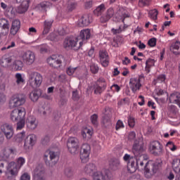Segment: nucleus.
Listing matches in <instances>:
<instances>
[{"instance_id":"f257e3e1","label":"nucleus","mask_w":180,"mask_h":180,"mask_svg":"<svg viewBox=\"0 0 180 180\" xmlns=\"http://www.w3.org/2000/svg\"><path fill=\"white\" fill-rule=\"evenodd\" d=\"M84 172L91 176L93 180H109L112 178V172L108 169L101 171L96 169V165L94 163L86 165L84 169Z\"/></svg>"},{"instance_id":"f03ea898","label":"nucleus","mask_w":180,"mask_h":180,"mask_svg":"<svg viewBox=\"0 0 180 180\" xmlns=\"http://www.w3.org/2000/svg\"><path fill=\"white\" fill-rule=\"evenodd\" d=\"M162 160L157 159L156 160H149L145 166L144 176L146 178H153L161 168Z\"/></svg>"},{"instance_id":"7ed1b4c3","label":"nucleus","mask_w":180,"mask_h":180,"mask_svg":"<svg viewBox=\"0 0 180 180\" xmlns=\"http://www.w3.org/2000/svg\"><path fill=\"white\" fill-rule=\"evenodd\" d=\"M43 82V76L37 72H28V85L32 88H39Z\"/></svg>"},{"instance_id":"20e7f679","label":"nucleus","mask_w":180,"mask_h":180,"mask_svg":"<svg viewBox=\"0 0 180 180\" xmlns=\"http://www.w3.org/2000/svg\"><path fill=\"white\" fill-rule=\"evenodd\" d=\"M67 147L69 153L75 155L79 150V139L77 137H70L67 141Z\"/></svg>"},{"instance_id":"39448f33","label":"nucleus","mask_w":180,"mask_h":180,"mask_svg":"<svg viewBox=\"0 0 180 180\" xmlns=\"http://www.w3.org/2000/svg\"><path fill=\"white\" fill-rule=\"evenodd\" d=\"M26 118V108L20 107L13 110L10 113V119L12 122H19Z\"/></svg>"},{"instance_id":"423d86ee","label":"nucleus","mask_w":180,"mask_h":180,"mask_svg":"<svg viewBox=\"0 0 180 180\" xmlns=\"http://www.w3.org/2000/svg\"><path fill=\"white\" fill-rule=\"evenodd\" d=\"M25 102L26 100L22 96L14 94L9 100L8 106L11 109H14V108H19V106L25 105Z\"/></svg>"},{"instance_id":"0eeeda50","label":"nucleus","mask_w":180,"mask_h":180,"mask_svg":"<svg viewBox=\"0 0 180 180\" xmlns=\"http://www.w3.org/2000/svg\"><path fill=\"white\" fill-rule=\"evenodd\" d=\"M20 169L16 165V162H10L6 166V175L8 179H12V176H18L19 174Z\"/></svg>"},{"instance_id":"6e6552de","label":"nucleus","mask_w":180,"mask_h":180,"mask_svg":"<svg viewBox=\"0 0 180 180\" xmlns=\"http://www.w3.org/2000/svg\"><path fill=\"white\" fill-rule=\"evenodd\" d=\"M91 154V146L88 143L82 145L80 150V160L82 162L85 163L89 161V155Z\"/></svg>"},{"instance_id":"1a4fd4ad","label":"nucleus","mask_w":180,"mask_h":180,"mask_svg":"<svg viewBox=\"0 0 180 180\" xmlns=\"http://www.w3.org/2000/svg\"><path fill=\"white\" fill-rule=\"evenodd\" d=\"M123 160L125 162H127L129 172L131 174L136 172V158L126 153L123 157Z\"/></svg>"},{"instance_id":"9d476101","label":"nucleus","mask_w":180,"mask_h":180,"mask_svg":"<svg viewBox=\"0 0 180 180\" xmlns=\"http://www.w3.org/2000/svg\"><path fill=\"white\" fill-rule=\"evenodd\" d=\"M20 58H22L23 63L26 64L27 65H32L33 63L36 60V55H34V53H33L31 51H27L25 52H23Z\"/></svg>"},{"instance_id":"9b49d317","label":"nucleus","mask_w":180,"mask_h":180,"mask_svg":"<svg viewBox=\"0 0 180 180\" xmlns=\"http://www.w3.org/2000/svg\"><path fill=\"white\" fill-rule=\"evenodd\" d=\"M149 151L153 155H162L164 153V149L162 148V145L157 141H153L150 143L149 146Z\"/></svg>"},{"instance_id":"f8f14e48","label":"nucleus","mask_w":180,"mask_h":180,"mask_svg":"<svg viewBox=\"0 0 180 180\" xmlns=\"http://www.w3.org/2000/svg\"><path fill=\"white\" fill-rule=\"evenodd\" d=\"M78 43V39H74L72 37H67L63 42V47L67 49V50H78L79 46H77Z\"/></svg>"},{"instance_id":"ddd939ff","label":"nucleus","mask_w":180,"mask_h":180,"mask_svg":"<svg viewBox=\"0 0 180 180\" xmlns=\"http://www.w3.org/2000/svg\"><path fill=\"white\" fill-rule=\"evenodd\" d=\"M16 153V149L10 147H3L0 150V160L1 161H6L11 154H15Z\"/></svg>"},{"instance_id":"4468645a","label":"nucleus","mask_w":180,"mask_h":180,"mask_svg":"<svg viewBox=\"0 0 180 180\" xmlns=\"http://www.w3.org/2000/svg\"><path fill=\"white\" fill-rule=\"evenodd\" d=\"M36 141H37V136L34 134H30L28 135L25 140L24 143V148L27 151H29V150H32L33 148V146L36 144Z\"/></svg>"},{"instance_id":"2eb2a0df","label":"nucleus","mask_w":180,"mask_h":180,"mask_svg":"<svg viewBox=\"0 0 180 180\" xmlns=\"http://www.w3.org/2000/svg\"><path fill=\"white\" fill-rule=\"evenodd\" d=\"M1 130L6 136L8 140H11L12 137H13L14 131H13V127L9 124H4L1 126Z\"/></svg>"},{"instance_id":"dca6fc26","label":"nucleus","mask_w":180,"mask_h":180,"mask_svg":"<svg viewBox=\"0 0 180 180\" xmlns=\"http://www.w3.org/2000/svg\"><path fill=\"white\" fill-rule=\"evenodd\" d=\"M34 180H46L44 176V167L43 165H39L35 167L33 172Z\"/></svg>"},{"instance_id":"f3484780","label":"nucleus","mask_w":180,"mask_h":180,"mask_svg":"<svg viewBox=\"0 0 180 180\" xmlns=\"http://www.w3.org/2000/svg\"><path fill=\"white\" fill-rule=\"evenodd\" d=\"M129 88L133 92V94H136L139 92L140 89H141V83L140 78H131L129 81Z\"/></svg>"},{"instance_id":"a211bd4d","label":"nucleus","mask_w":180,"mask_h":180,"mask_svg":"<svg viewBox=\"0 0 180 180\" xmlns=\"http://www.w3.org/2000/svg\"><path fill=\"white\" fill-rule=\"evenodd\" d=\"M9 20L2 18L0 19V34L3 36H8L9 34Z\"/></svg>"},{"instance_id":"6ab92c4d","label":"nucleus","mask_w":180,"mask_h":180,"mask_svg":"<svg viewBox=\"0 0 180 180\" xmlns=\"http://www.w3.org/2000/svg\"><path fill=\"white\" fill-rule=\"evenodd\" d=\"M132 150L135 157L143 155V153H144V143H143V141L137 142V141H136L134 143Z\"/></svg>"},{"instance_id":"aec40b11","label":"nucleus","mask_w":180,"mask_h":180,"mask_svg":"<svg viewBox=\"0 0 180 180\" xmlns=\"http://www.w3.org/2000/svg\"><path fill=\"white\" fill-rule=\"evenodd\" d=\"M63 60V56L53 55L52 56L48 58L47 63L51 67H60Z\"/></svg>"},{"instance_id":"412c9836","label":"nucleus","mask_w":180,"mask_h":180,"mask_svg":"<svg viewBox=\"0 0 180 180\" xmlns=\"http://www.w3.org/2000/svg\"><path fill=\"white\" fill-rule=\"evenodd\" d=\"M19 30H20V20L18 19L13 20L10 28V34L11 36H16Z\"/></svg>"},{"instance_id":"4be33fe9","label":"nucleus","mask_w":180,"mask_h":180,"mask_svg":"<svg viewBox=\"0 0 180 180\" xmlns=\"http://www.w3.org/2000/svg\"><path fill=\"white\" fill-rule=\"evenodd\" d=\"M99 60L103 67H108L109 65V54L106 51H100Z\"/></svg>"},{"instance_id":"5701e85b","label":"nucleus","mask_w":180,"mask_h":180,"mask_svg":"<svg viewBox=\"0 0 180 180\" xmlns=\"http://www.w3.org/2000/svg\"><path fill=\"white\" fill-rule=\"evenodd\" d=\"M26 124L27 129H30V130H34V129L37 128V126L39 124V122H37V120H36V117L34 116H29L26 120Z\"/></svg>"},{"instance_id":"b1692460","label":"nucleus","mask_w":180,"mask_h":180,"mask_svg":"<svg viewBox=\"0 0 180 180\" xmlns=\"http://www.w3.org/2000/svg\"><path fill=\"white\" fill-rule=\"evenodd\" d=\"M12 61H13V56L5 54L0 58V65L4 67V68H8Z\"/></svg>"},{"instance_id":"393cba45","label":"nucleus","mask_w":180,"mask_h":180,"mask_svg":"<svg viewBox=\"0 0 180 180\" xmlns=\"http://www.w3.org/2000/svg\"><path fill=\"white\" fill-rule=\"evenodd\" d=\"M49 155L50 160L54 162V164H56L57 160H58V156L57 155V153L50 150H46L44 155V158L45 161H47V158H49Z\"/></svg>"},{"instance_id":"a878e982","label":"nucleus","mask_w":180,"mask_h":180,"mask_svg":"<svg viewBox=\"0 0 180 180\" xmlns=\"http://www.w3.org/2000/svg\"><path fill=\"white\" fill-rule=\"evenodd\" d=\"M92 22V18L89 15H84L77 22L78 26L80 27H84V26H89V25Z\"/></svg>"},{"instance_id":"bb28decb","label":"nucleus","mask_w":180,"mask_h":180,"mask_svg":"<svg viewBox=\"0 0 180 180\" xmlns=\"http://www.w3.org/2000/svg\"><path fill=\"white\" fill-rule=\"evenodd\" d=\"M18 4H21L17 8L18 13H25L29 8V1L27 0H22L21 2H18Z\"/></svg>"},{"instance_id":"cd10ccee","label":"nucleus","mask_w":180,"mask_h":180,"mask_svg":"<svg viewBox=\"0 0 180 180\" xmlns=\"http://www.w3.org/2000/svg\"><path fill=\"white\" fill-rule=\"evenodd\" d=\"M94 134V129L91 127H84L82 129V136L83 139L89 140L92 135Z\"/></svg>"},{"instance_id":"c85d7f7f","label":"nucleus","mask_w":180,"mask_h":180,"mask_svg":"<svg viewBox=\"0 0 180 180\" xmlns=\"http://www.w3.org/2000/svg\"><path fill=\"white\" fill-rule=\"evenodd\" d=\"M114 13H115V12L113 11V8H109L107 11L106 15H103L101 18L100 20H101V23H105V22H108V20H109L110 19V18H112V16H113Z\"/></svg>"},{"instance_id":"c756f323","label":"nucleus","mask_w":180,"mask_h":180,"mask_svg":"<svg viewBox=\"0 0 180 180\" xmlns=\"http://www.w3.org/2000/svg\"><path fill=\"white\" fill-rule=\"evenodd\" d=\"M50 6H51V4L50 2L42 1L37 6L36 9L41 11V12H46L47 8H50Z\"/></svg>"},{"instance_id":"7c9ffc66","label":"nucleus","mask_w":180,"mask_h":180,"mask_svg":"<svg viewBox=\"0 0 180 180\" xmlns=\"http://www.w3.org/2000/svg\"><path fill=\"white\" fill-rule=\"evenodd\" d=\"M80 37L83 40H88L91 39V30L89 29H84L81 30L80 32Z\"/></svg>"},{"instance_id":"2f4dec72","label":"nucleus","mask_w":180,"mask_h":180,"mask_svg":"<svg viewBox=\"0 0 180 180\" xmlns=\"http://www.w3.org/2000/svg\"><path fill=\"white\" fill-rule=\"evenodd\" d=\"M170 50L174 53V54H176V56H178L180 54V42L176 41L172 46H170Z\"/></svg>"},{"instance_id":"473e14b6","label":"nucleus","mask_w":180,"mask_h":180,"mask_svg":"<svg viewBox=\"0 0 180 180\" xmlns=\"http://www.w3.org/2000/svg\"><path fill=\"white\" fill-rule=\"evenodd\" d=\"M105 11H106V7L105 6V4H102L94 9V14L96 16H101Z\"/></svg>"},{"instance_id":"72a5a7b5","label":"nucleus","mask_w":180,"mask_h":180,"mask_svg":"<svg viewBox=\"0 0 180 180\" xmlns=\"http://www.w3.org/2000/svg\"><path fill=\"white\" fill-rule=\"evenodd\" d=\"M52 25H53V20H45L44 21L43 34H47L49 33V32H50V29H51Z\"/></svg>"},{"instance_id":"f704fd0d","label":"nucleus","mask_w":180,"mask_h":180,"mask_svg":"<svg viewBox=\"0 0 180 180\" xmlns=\"http://www.w3.org/2000/svg\"><path fill=\"white\" fill-rule=\"evenodd\" d=\"M155 64V60L154 59L148 58V60H146L145 70L147 74L150 73V70L151 67H154Z\"/></svg>"},{"instance_id":"c9c22d12","label":"nucleus","mask_w":180,"mask_h":180,"mask_svg":"<svg viewBox=\"0 0 180 180\" xmlns=\"http://www.w3.org/2000/svg\"><path fill=\"white\" fill-rule=\"evenodd\" d=\"M143 155H139V156H136L135 158V165H136V171L137 170V168H143L144 167V162L142 160Z\"/></svg>"},{"instance_id":"e433bc0d","label":"nucleus","mask_w":180,"mask_h":180,"mask_svg":"<svg viewBox=\"0 0 180 180\" xmlns=\"http://www.w3.org/2000/svg\"><path fill=\"white\" fill-rule=\"evenodd\" d=\"M13 65L14 67L15 71H22V69L23 68V62L20 60H15Z\"/></svg>"},{"instance_id":"4c0bfd02","label":"nucleus","mask_w":180,"mask_h":180,"mask_svg":"<svg viewBox=\"0 0 180 180\" xmlns=\"http://www.w3.org/2000/svg\"><path fill=\"white\" fill-rule=\"evenodd\" d=\"M15 79L17 85H23L25 84V78L21 73H16L15 75Z\"/></svg>"},{"instance_id":"58836bf2","label":"nucleus","mask_w":180,"mask_h":180,"mask_svg":"<svg viewBox=\"0 0 180 180\" xmlns=\"http://www.w3.org/2000/svg\"><path fill=\"white\" fill-rule=\"evenodd\" d=\"M40 97V93L37 90L32 91L30 94V98L32 102H37L39 101V98Z\"/></svg>"},{"instance_id":"ea45409f","label":"nucleus","mask_w":180,"mask_h":180,"mask_svg":"<svg viewBox=\"0 0 180 180\" xmlns=\"http://www.w3.org/2000/svg\"><path fill=\"white\" fill-rule=\"evenodd\" d=\"M172 167L176 169V171H179V174L176 175L175 180H180V160L176 162H174Z\"/></svg>"},{"instance_id":"a19ab883","label":"nucleus","mask_w":180,"mask_h":180,"mask_svg":"<svg viewBox=\"0 0 180 180\" xmlns=\"http://www.w3.org/2000/svg\"><path fill=\"white\" fill-rule=\"evenodd\" d=\"M25 139H26V133L25 131L19 133L15 136V140L17 143H22Z\"/></svg>"},{"instance_id":"79ce46f5","label":"nucleus","mask_w":180,"mask_h":180,"mask_svg":"<svg viewBox=\"0 0 180 180\" xmlns=\"http://www.w3.org/2000/svg\"><path fill=\"white\" fill-rule=\"evenodd\" d=\"M148 16L153 20H157L158 16V11L157 9L150 10L148 12Z\"/></svg>"},{"instance_id":"37998d69","label":"nucleus","mask_w":180,"mask_h":180,"mask_svg":"<svg viewBox=\"0 0 180 180\" xmlns=\"http://www.w3.org/2000/svg\"><path fill=\"white\" fill-rule=\"evenodd\" d=\"M17 167H18L20 169V168L22 167L25 164H26V159L23 157H20L16 159V162H15Z\"/></svg>"},{"instance_id":"c03bdc74","label":"nucleus","mask_w":180,"mask_h":180,"mask_svg":"<svg viewBox=\"0 0 180 180\" xmlns=\"http://www.w3.org/2000/svg\"><path fill=\"white\" fill-rule=\"evenodd\" d=\"M96 84L105 89H106V86H108V82H106V79H105L104 77H99L97 79Z\"/></svg>"},{"instance_id":"a18cd8bd","label":"nucleus","mask_w":180,"mask_h":180,"mask_svg":"<svg viewBox=\"0 0 180 180\" xmlns=\"http://www.w3.org/2000/svg\"><path fill=\"white\" fill-rule=\"evenodd\" d=\"M105 88L100 86L99 84H96L94 85V94H96V95L102 94V92H103V91H105Z\"/></svg>"},{"instance_id":"49530a36","label":"nucleus","mask_w":180,"mask_h":180,"mask_svg":"<svg viewBox=\"0 0 180 180\" xmlns=\"http://www.w3.org/2000/svg\"><path fill=\"white\" fill-rule=\"evenodd\" d=\"M151 0H139V6L144 8V6H150Z\"/></svg>"},{"instance_id":"de8ad7c7","label":"nucleus","mask_w":180,"mask_h":180,"mask_svg":"<svg viewBox=\"0 0 180 180\" xmlns=\"http://www.w3.org/2000/svg\"><path fill=\"white\" fill-rule=\"evenodd\" d=\"M25 120H26V118L18 120V123H17V130H22V129L25 127V124L26 123Z\"/></svg>"},{"instance_id":"09e8293b","label":"nucleus","mask_w":180,"mask_h":180,"mask_svg":"<svg viewBox=\"0 0 180 180\" xmlns=\"http://www.w3.org/2000/svg\"><path fill=\"white\" fill-rule=\"evenodd\" d=\"M166 147H168V148H169L171 151H176L177 147L176 146H175V144L172 141L167 142L166 144Z\"/></svg>"},{"instance_id":"8fccbe9b","label":"nucleus","mask_w":180,"mask_h":180,"mask_svg":"<svg viewBox=\"0 0 180 180\" xmlns=\"http://www.w3.org/2000/svg\"><path fill=\"white\" fill-rule=\"evenodd\" d=\"M156 94L158 95V96H162V95H165L166 99H168V92H167V91L165 90L161 89L156 90Z\"/></svg>"},{"instance_id":"3c124183","label":"nucleus","mask_w":180,"mask_h":180,"mask_svg":"<svg viewBox=\"0 0 180 180\" xmlns=\"http://www.w3.org/2000/svg\"><path fill=\"white\" fill-rule=\"evenodd\" d=\"M137 101L139 106H144L146 105V99L142 95L139 96Z\"/></svg>"},{"instance_id":"603ef678","label":"nucleus","mask_w":180,"mask_h":180,"mask_svg":"<svg viewBox=\"0 0 180 180\" xmlns=\"http://www.w3.org/2000/svg\"><path fill=\"white\" fill-rule=\"evenodd\" d=\"M48 39L51 41H58L60 40V36H57L56 34L52 33L48 37Z\"/></svg>"},{"instance_id":"864d4df0","label":"nucleus","mask_w":180,"mask_h":180,"mask_svg":"<svg viewBox=\"0 0 180 180\" xmlns=\"http://www.w3.org/2000/svg\"><path fill=\"white\" fill-rule=\"evenodd\" d=\"M65 174L66 176H72L74 175V169L72 167H67L65 169Z\"/></svg>"},{"instance_id":"5fc2aeb1","label":"nucleus","mask_w":180,"mask_h":180,"mask_svg":"<svg viewBox=\"0 0 180 180\" xmlns=\"http://www.w3.org/2000/svg\"><path fill=\"white\" fill-rule=\"evenodd\" d=\"M164 81H165V75H160L158 77V78L156 79H155L154 81V84L155 85V84H158V83H161V82H164Z\"/></svg>"},{"instance_id":"6e6d98bb","label":"nucleus","mask_w":180,"mask_h":180,"mask_svg":"<svg viewBox=\"0 0 180 180\" xmlns=\"http://www.w3.org/2000/svg\"><path fill=\"white\" fill-rule=\"evenodd\" d=\"M128 124L129 127H134V126H136V120L134 117L131 116L128 117Z\"/></svg>"},{"instance_id":"4d7b16f0","label":"nucleus","mask_w":180,"mask_h":180,"mask_svg":"<svg viewBox=\"0 0 180 180\" xmlns=\"http://www.w3.org/2000/svg\"><path fill=\"white\" fill-rule=\"evenodd\" d=\"M90 71H91L92 74H97L98 71H99L98 65L91 64L90 65Z\"/></svg>"},{"instance_id":"13d9d810","label":"nucleus","mask_w":180,"mask_h":180,"mask_svg":"<svg viewBox=\"0 0 180 180\" xmlns=\"http://www.w3.org/2000/svg\"><path fill=\"white\" fill-rule=\"evenodd\" d=\"M77 70H78V68L69 67L67 69L66 72H67L68 75H73L74 72H75V71H77Z\"/></svg>"},{"instance_id":"bf43d9fd","label":"nucleus","mask_w":180,"mask_h":180,"mask_svg":"<svg viewBox=\"0 0 180 180\" xmlns=\"http://www.w3.org/2000/svg\"><path fill=\"white\" fill-rule=\"evenodd\" d=\"M148 46H150V47H155V46L157 45V39L151 38L148 40Z\"/></svg>"},{"instance_id":"052dcab7","label":"nucleus","mask_w":180,"mask_h":180,"mask_svg":"<svg viewBox=\"0 0 180 180\" xmlns=\"http://www.w3.org/2000/svg\"><path fill=\"white\" fill-rule=\"evenodd\" d=\"M115 129L116 130H120V129H124V124H123V122H122V120H118L117 122Z\"/></svg>"},{"instance_id":"680f3d73","label":"nucleus","mask_w":180,"mask_h":180,"mask_svg":"<svg viewBox=\"0 0 180 180\" xmlns=\"http://www.w3.org/2000/svg\"><path fill=\"white\" fill-rule=\"evenodd\" d=\"M91 122L94 126L98 125V115L96 114L91 115Z\"/></svg>"},{"instance_id":"e2e57ef3","label":"nucleus","mask_w":180,"mask_h":180,"mask_svg":"<svg viewBox=\"0 0 180 180\" xmlns=\"http://www.w3.org/2000/svg\"><path fill=\"white\" fill-rule=\"evenodd\" d=\"M20 180H30V174L27 172L23 173L21 175Z\"/></svg>"},{"instance_id":"0e129e2a","label":"nucleus","mask_w":180,"mask_h":180,"mask_svg":"<svg viewBox=\"0 0 180 180\" xmlns=\"http://www.w3.org/2000/svg\"><path fill=\"white\" fill-rule=\"evenodd\" d=\"M38 49L39 50L40 53H46L47 51V45L42 44L38 46Z\"/></svg>"},{"instance_id":"69168bd1","label":"nucleus","mask_w":180,"mask_h":180,"mask_svg":"<svg viewBox=\"0 0 180 180\" xmlns=\"http://www.w3.org/2000/svg\"><path fill=\"white\" fill-rule=\"evenodd\" d=\"M77 7V4H75V2L72 3H69L68 4V11H74V9Z\"/></svg>"},{"instance_id":"338daca9","label":"nucleus","mask_w":180,"mask_h":180,"mask_svg":"<svg viewBox=\"0 0 180 180\" xmlns=\"http://www.w3.org/2000/svg\"><path fill=\"white\" fill-rule=\"evenodd\" d=\"M136 139V132L134 131H131L129 133L128 135V140L131 141L132 140H134Z\"/></svg>"},{"instance_id":"774afa93","label":"nucleus","mask_w":180,"mask_h":180,"mask_svg":"<svg viewBox=\"0 0 180 180\" xmlns=\"http://www.w3.org/2000/svg\"><path fill=\"white\" fill-rule=\"evenodd\" d=\"M168 110L171 112V113H175L176 112V106L170 105L168 106Z\"/></svg>"}]
</instances>
